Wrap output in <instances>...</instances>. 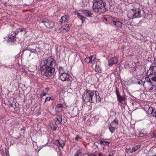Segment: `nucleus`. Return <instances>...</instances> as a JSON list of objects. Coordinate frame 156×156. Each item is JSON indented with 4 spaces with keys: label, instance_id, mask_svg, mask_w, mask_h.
<instances>
[{
    "label": "nucleus",
    "instance_id": "obj_1",
    "mask_svg": "<svg viewBox=\"0 0 156 156\" xmlns=\"http://www.w3.org/2000/svg\"><path fill=\"white\" fill-rule=\"evenodd\" d=\"M43 62L44 64L40 68L41 73L43 75L50 77L53 75L55 72L56 61L54 58L50 57Z\"/></svg>",
    "mask_w": 156,
    "mask_h": 156
},
{
    "label": "nucleus",
    "instance_id": "obj_2",
    "mask_svg": "<svg viewBox=\"0 0 156 156\" xmlns=\"http://www.w3.org/2000/svg\"><path fill=\"white\" fill-rule=\"evenodd\" d=\"M148 71L150 73L149 75L153 76L151 79L148 76L145 78V81L143 83L144 87L149 90L153 89L156 90V66L155 64H152L150 66Z\"/></svg>",
    "mask_w": 156,
    "mask_h": 156
},
{
    "label": "nucleus",
    "instance_id": "obj_3",
    "mask_svg": "<svg viewBox=\"0 0 156 156\" xmlns=\"http://www.w3.org/2000/svg\"><path fill=\"white\" fill-rule=\"evenodd\" d=\"M93 8L96 12L103 14L105 12L107 9L105 7V3L102 0H94L93 1Z\"/></svg>",
    "mask_w": 156,
    "mask_h": 156
},
{
    "label": "nucleus",
    "instance_id": "obj_4",
    "mask_svg": "<svg viewBox=\"0 0 156 156\" xmlns=\"http://www.w3.org/2000/svg\"><path fill=\"white\" fill-rule=\"evenodd\" d=\"M144 13V11L139 8L131 9L128 12L127 16L129 19H134L136 18H139Z\"/></svg>",
    "mask_w": 156,
    "mask_h": 156
},
{
    "label": "nucleus",
    "instance_id": "obj_5",
    "mask_svg": "<svg viewBox=\"0 0 156 156\" xmlns=\"http://www.w3.org/2000/svg\"><path fill=\"white\" fill-rule=\"evenodd\" d=\"M98 92L97 91H93L91 98L90 102L96 103L99 102L101 101V98L99 95Z\"/></svg>",
    "mask_w": 156,
    "mask_h": 156
},
{
    "label": "nucleus",
    "instance_id": "obj_6",
    "mask_svg": "<svg viewBox=\"0 0 156 156\" xmlns=\"http://www.w3.org/2000/svg\"><path fill=\"white\" fill-rule=\"evenodd\" d=\"M93 91L91 90L85 91L82 96L84 101L86 102L90 101L91 98Z\"/></svg>",
    "mask_w": 156,
    "mask_h": 156
},
{
    "label": "nucleus",
    "instance_id": "obj_7",
    "mask_svg": "<svg viewBox=\"0 0 156 156\" xmlns=\"http://www.w3.org/2000/svg\"><path fill=\"white\" fill-rule=\"evenodd\" d=\"M41 23L46 27L50 29L53 28L55 26V23L53 22L46 19L42 20Z\"/></svg>",
    "mask_w": 156,
    "mask_h": 156
},
{
    "label": "nucleus",
    "instance_id": "obj_8",
    "mask_svg": "<svg viewBox=\"0 0 156 156\" xmlns=\"http://www.w3.org/2000/svg\"><path fill=\"white\" fill-rule=\"evenodd\" d=\"M115 92L118 100L119 102H121L122 101L125 100V99L124 96H122L120 95L118 89L116 88Z\"/></svg>",
    "mask_w": 156,
    "mask_h": 156
},
{
    "label": "nucleus",
    "instance_id": "obj_9",
    "mask_svg": "<svg viewBox=\"0 0 156 156\" xmlns=\"http://www.w3.org/2000/svg\"><path fill=\"white\" fill-rule=\"evenodd\" d=\"M11 35H9V36L8 41L13 42L16 41V37L15 36L16 35V33L14 32H12L11 33Z\"/></svg>",
    "mask_w": 156,
    "mask_h": 156
},
{
    "label": "nucleus",
    "instance_id": "obj_10",
    "mask_svg": "<svg viewBox=\"0 0 156 156\" xmlns=\"http://www.w3.org/2000/svg\"><path fill=\"white\" fill-rule=\"evenodd\" d=\"M60 78L62 81L68 80L69 78V76L67 73H63L62 74L60 75Z\"/></svg>",
    "mask_w": 156,
    "mask_h": 156
},
{
    "label": "nucleus",
    "instance_id": "obj_11",
    "mask_svg": "<svg viewBox=\"0 0 156 156\" xmlns=\"http://www.w3.org/2000/svg\"><path fill=\"white\" fill-rule=\"evenodd\" d=\"M118 61L117 58L116 57L111 58L109 61V66H111L113 64H116L118 62Z\"/></svg>",
    "mask_w": 156,
    "mask_h": 156
},
{
    "label": "nucleus",
    "instance_id": "obj_12",
    "mask_svg": "<svg viewBox=\"0 0 156 156\" xmlns=\"http://www.w3.org/2000/svg\"><path fill=\"white\" fill-rule=\"evenodd\" d=\"M69 20V17L68 16L65 15L62 16L59 22L61 23H63L67 22Z\"/></svg>",
    "mask_w": 156,
    "mask_h": 156
},
{
    "label": "nucleus",
    "instance_id": "obj_13",
    "mask_svg": "<svg viewBox=\"0 0 156 156\" xmlns=\"http://www.w3.org/2000/svg\"><path fill=\"white\" fill-rule=\"evenodd\" d=\"M55 120L56 121L55 124L56 125L60 124L62 120V116L61 115H57L56 116Z\"/></svg>",
    "mask_w": 156,
    "mask_h": 156
},
{
    "label": "nucleus",
    "instance_id": "obj_14",
    "mask_svg": "<svg viewBox=\"0 0 156 156\" xmlns=\"http://www.w3.org/2000/svg\"><path fill=\"white\" fill-rule=\"evenodd\" d=\"M111 23L117 27H122V23L119 21H113L111 22Z\"/></svg>",
    "mask_w": 156,
    "mask_h": 156
},
{
    "label": "nucleus",
    "instance_id": "obj_15",
    "mask_svg": "<svg viewBox=\"0 0 156 156\" xmlns=\"http://www.w3.org/2000/svg\"><path fill=\"white\" fill-rule=\"evenodd\" d=\"M118 125V121L116 119H115L110 124V126L116 128Z\"/></svg>",
    "mask_w": 156,
    "mask_h": 156
},
{
    "label": "nucleus",
    "instance_id": "obj_16",
    "mask_svg": "<svg viewBox=\"0 0 156 156\" xmlns=\"http://www.w3.org/2000/svg\"><path fill=\"white\" fill-rule=\"evenodd\" d=\"M27 49L28 50L31 52L33 53H35L37 52V51L36 49L32 48L30 47V46H28L27 48Z\"/></svg>",
    "mask_w": 156,
    "mask_h": 156
},
{
    "label": "nucleus",
    "instance_id": "obj_17",
    "mask_svg": "<svg viewBox=\"0 0 156 156\" xmlns=\"http://www.w3.org/2000/svg\"><path fill=\"white\" fill-rule=\"evenodd\" d=\"M16 102L17 101L15 100L14 102L11 104H10L9 105V107H12L14 108V109H15L16 108Z\"/></svg>",
    "mask_w": 156,
    "mask_h": 156
},
{
    "label": "nucleus",
    "instance_id": "obj_18",
    "mask_svg": "<svg viewBox=\"0 0 156 156\" xmlns=\"http://www.w3.org/2000/svg\"><path fill=\"white\" fill-rule=\"evenodd\" d=\"M84 14L85 15L87 16L90 17L93 14V13H92L90 11H87L86 12H84Z\"/></svg>",
    "mask_w": 156,
    "mask_h": 156
},
{
    "label": "nucleus",
    "instance_id": "obj_19",
    "mask_svg": "<svg viewBox=\"0 0 156 156\" xmlns=\"http://www.w3.org/2000/svg\"><path fill=\"white\" fill-rule=\"evenodd\" d=\"M71 27V25L70 24H66L64 27L63 29L66 31H68L70 29Z\"/></svg>",
    "mask_w": 156,
    "mask_h": 156
},
{
    "label": "nucleus",
    "instance_id": "obj_20",
    "mask_svg": "<svg viewBox=\"0 0 156 156\" xmlns=\"http://www.w3.org/2000/svg\"><path fill=\"white\" fill-rule=\"evenodd\" d=\"M36 47L37 48L39 49L43 48L44 47V44L43 43H41L40 44H37Z\"/></svg>",
    "mask_w": 156,
    "mask_h": 156
},
{
    "label": "nucleus",
    "instance_id": "obj_21",
    "mask_svg": "<svg viewBox=\"0 0 156 156\" xmlns=\"http://www.w3.org/2000/svg\"><path fill=\"white\" fill-rule=\"evenodd\" d=\"M140 147V145H138L136 146L135 147H133L132 149V150L133 151H137L139 148Z\"/></svg>",
    "mask_w": 156,
    "mask_h": 156
},
{
    "label": "nucleus",
    "instance_id": "obj_22",
    "mask_svg": "<svg viewBox=\"0 0 156 156\" xmlns=\"http://www.w3.org/2000/svg\"><path fill=\"white\" fill-rule=\"evenodd\" d=\"M95 70L96 72H99V73H101V68L100 67V66H99L97 65L96 66Z\"/></svg>",
    "mask_w": 156,
    "mask_h": 156
},
{
    "label": "nucleus",
    "instance_id": "obj_23",
    "mask_svg": "<svg viewBox=\"0 0 156 156\" xmlns=\"http://www.w3.org/2000/svg\"><path fill=\"white\" fill-rule=\"evenodd\" d=\"M154 110H156L153 109L152 107H149L148 110V113L151 114L152 115L153 111H154Z\"/></svg>",
    "mask_w": 156,
    "mask_h": 156
},
{
    "label": "nucleus",
    "instance_id": "obj_24",
    "mask_svg": "<svg viewBox=\"0 0 156 156\" xmlns=\"http://www.w3.org/2000/svg\"><path fill=\"white\" fill-rule=\"evenodd\" d=\"M50 126L51 129L54 131H55L56 129V126H55L53 123L50 124Z\"/></svg>",
    "mask_w": 156,
    "mask_h": 156
},
{
    "label": "nucleus",
    "instance_id": "obj_25",
    "mask_svg": "<svg viewBox=\"0 0 156 156\" xmlns=\"http://www.w3.org/2000/svg\"><path fill=\"white\" fill-rule=\"evenodd\" d=\"M81 152L80 150H78L74 156H81Z\"/></svg>",
    "mask_w": 156,
    "mask_h": 156
},
{
    "label": "nucleus",
    "instance_id": "obj_26",
    "mask_svg": "<svg viewBox=\"0 0 156 156\" xmlns=\"http://www.w3.org/2000/svg\"><path fill=\"white\" fill-rule=\"evenodd\" d=\"M100 144L102 145H108L109 143L106 141H101Z\"/></svg>",
    "mask_w": 156,
    "mask_h": 156
},
{
    "label": "nucleus",
    "instance_id": "obj_27",
    "mask_svg": "<svg viewBox=\"0 0 156 156\" xmlns=\"http://www.w3.org/2000/svg\"><path fill=\"white\" fill-rule=\"evenodd\" d=\"M109 129L110 131L112 133H113L115 129V127H111L110 126L109 127Z\"/></svg>",
    "mask_w": 156,
    "mask_h": 156
},
{
    "label": "nucleus",
    "instance_id": "obj_28",
    "mask_svg": "<svg viewBox=\"0 0 156 156\" xmlns=\"http://www.w3.org/2000/svg\"><path fill=\"white\" fill-rule=\"evenodd\" d=\"M126 151L127 153H131L133 152L131 148H128L126 149Z\"/></svg>",
    "mask_w": 156,
    "mask_h": 156
},
{
    "label": "nucleus",
    "instance_id": "obj_29",
    "mask_svg": "<svg viewBox=\"0 0 156 156\" xmlns=\"http://www.w3.org/2000/svg\"><path fill=\"white\" fill-rule=\"evenodd\" d=\"M59 72L60 75L62 74L63 73H64V71L63 70L62 68V67H59Z\"/></svg>",
    "mask_w": 156,
    "mask_h": 156
},
{
    "label": "nucleus",
    "instance_id": "obj_30",
    "mask_svg": "<svg viewBox=\"0 0 156 156\" xmlns=\"http://www.w3.org/2000/svg\"><path fill=\"white\" fill-rule=\"evenodd\" d=\"M80 20L82 21V23H83L85 21V17L83 16H81V17H80L79 18Z\"/></svg>",
    "mask_w": 156,
    "mask_h": 156
},
{
    "label": "nucleus",
    "instance_id": "obj_31",
    "mask_svg": "<svg viewBox=\"0 0 156 156\" xmlns=\"http://www.w3.org/2000/svg\"><path fill=\"white\" fill-rule=\"evenodd\" d=\"M62 106H63V105L62 104H58L57 105V106L56 108V109L57 108H62Z\"/></svg>",
    "mask_w": 156,
    "mask_h": 156
},
{
    "label": "nucleus",
    "instance_id": "obj_32",
    "mask_svg": "<svg viewBox=\"0 0 156 156\" xmlns=\"http://www.w3.org/2000/svg\"><path fill=\"white\" fill-rule=\"evenodd\" d=\"M89 59L90 58H86L84 59L86 63H89Z\"/></svg>",
    "mask_w": 156,
    "mask_h": 156
},
{
    "label": "nucleus",
    "instance_id": "obj_33",
    "mask_svg": "<svg viewBox=\"0 0 156 156\" xmlns=\"http://www.w3.org/2000/svg\"><path fill=\"white\" fill-rule=\"evenodd\" d=\"M152 116L156 118V110L153 111V112L152 113Z\"/></svg>",
    "mask_w": 156,
    "mask_h": 156
},
{
    "label": "nucleus",
    "instance_id": "obj_34",
    "mask_svg": "<svg viewBox=\"0 0 156 156\" xmlns=\"http://www.w3.org/2000/svg\"><path fill=\"white\" fill-rule=\"evenodd\" d=\"M47 94V93H46L45 92H44V91H43V93H42L41 95L42 96H45Z\"/></svg>",
    "mask_w": 156,
    "mask_h": 156
},
{
    "label": "nucleus",
    "instance_id": "obj_35",
    "mask_svg": "<svg viewBox=\"0 0 156 156\" xmlns=\"http://www.w3.org/2000/svg\"><path fill=\"white\" fill-rule=\"evenodd\" d=\"M56 143H57V144L59 146H60V144H61L60 141L58 140H56Z\"/></svg>",
    "mask_w": 156,
    "mask_h": 156
},
{
    "label": "nucleus",
    "instance_id": "obj_36",
    "mask_svg": "<svg viewBox=\"0 0 156 156\" xmlns=\"http://www.w3.org/2000/svg\"><path fill=\"white\" fill-rule=\"evenodd\" d=\"M51 99L50 97H47V98L45 100V101L46 102L47 101H49Z\"/></svg>",
    "mask_w": 156,
    "mask_h": 156
},
{
    "label": "nucleus",
    "instance_id": "obj_37",
    "mask_svg": "<svg viewBox=\"0 0 156 156\" xmlns=\"http://www.w3.org/2000/svg\"><path fill=\"white\" fill-rule=\"evenodd\" d=\"M80 138V136L79 135H77L75 138V140H78V139Z\"/></svg>",
    "mask_w": 156,
    "mask_h": 156
},
{
    "label": "nucleus",
    "instance_id": "obj_38",
    "mask_svg": "<svg viewBox=\"0 0 156 156\" xmlns=\"http://www.w3.org/2000/svg\"><path fill=\"white\" fill-rule=\"evenodd\" d=\"M144 83V82L143 81H142L141 80H140L138 81V84H142V83L143 84Z\"/></svg>",
    "mask_w": 156,
    "mask_h": 156
},
{
    "label": "nucleus",
    "instance_id": "obj_39",
    "mask_svg": "<svg viewBox=\"0 0 156 156\" xmlns=\"http://www.w3.org/2000/svg\"><path fill=\"white\" fill-rule=\"evenodd\" d=\"M76 14L77 15V16L79 17V18L80 17H81V16H82L80 15V13L79 12H77L76 13Z\"/></svg>",
    "mask_w": 156,
    "mask_h": 156
},
{
    "label": "nucleus",
    "instance_id": "obj_40",
    "mask_svg": "<svg viewBox=\"0 0 156 156\" xmlns=\"http://www.w3.org/2000/svg\"><path fill=\"white\" fill-rule=\"evenodd\" d=\"M18 30H20V32H22V31H23V30H24L25 31V29H18ZM26 33V31H25V32L24 33L25 34Z\"/></svg>",
    "mask_w": 156,
    "mask_h": 156
},
{
    "label": "nucleus",
    "instance_id": "obj_41",
    "mask_svg": "<svg viewBox=\"0 0 156 156\" xmlns=\"http://www.w3.org/2000/svg\"><path fill=\"white\" fill-rule=\"evenodd\" d=\"M113 152H111L109 154V156H113Z\"/></svg>",
    "mask_w": 156,
    "mask_h": 156
},
{
    "label": "nucleus",
    "instance_id": "obj_42",
    "mask_svg": "<svg viewBox=\"0 0 156 156\" xmlns=\"http://www.w3.org/2000/svg\"><path fill=\"white\" fill-rule=\"evenodd\" d=\"M64 146V144H60V146L61 147H63Z\"/></svg>",
    "mask_w": 156,
    "mask_h": 156
},
{
    "label": "nucleus",
    "instance_id": "obj_43",
    "mask_svg": "<svg viewBox=\"0 0 156 156\" xmlns=\"http://www.w3.org/2000/svg\"><path fill=\"white\" fill-rule=\"evenodd\" d=\"M93 60L91 59H89V63H92Z\"/></svg>",
    "mask_w": 156,
    "mask_h": 156
},
{
    "label": "nucleus",
    "instance_id": "obj_44",
    "mask_svg": "<svg viewBox=\"0 0 156 156\" xmlns=\"http://www.w3.org/2000/svg\"><path fill=\"white\" fill-rule=\"evenodd\" d=\"M67 120L66 119H63V122L64 123H65L66 122Z\"/></svg>",
    "mask_w": 156,
    "mask_h": 156
},
{
    "label": "nucleus",
    "instance_id": "obj_45",
    "mask_svg": "<svg viewBox=\"0 0 156 156\" xmlns=\"http://www.w3.org/2000/svg\"><path fill=\"white\" fill-rule=\"evenodd\" d=\"M93 56H90V57H88V58H90V59H92V58H93Z\"/></svg>",
    "mask_w": 156,
    "mask_h": 156
},
{
    "label": "nucleus",
    "instance_id": "obj_46",
    "mask_svg": "<svg viewBox=\"0 0 156 156\" xmlns=\"http://www.w3.org/2000/svg\"><path fill=\"white\" fill-rule=\"evenodd\" d=\"M98 156H103L101 153H99V154Z\"/></svg>",
    "mask_w": 156,
    "mask_h": 156
},
{
    "label": "nucleus",
    "instance_id": "obj_47",
    "mask_svg": "<svg viewBox=\"0 0 156 156\" xmlns=\"http://www.w3.org/2000/svg\"><path fill=\"white\" fill-rule=\"evenodd\" d=\"M14 32H15L16 33V35L19 32V31H17V30L16 31H14Z\"/></svg>",
    "mask_w": 156,
    "mask_h": 156
},
{
    "label": "nucleus",
    "instance_id": "obj_48",
    "mask_svg": "<svg viewBox=\"0 0 156 156\" xmlns=\"http://www.w3.org/2000/svg\"><path fill=\"white\" fill-rule=\"evenodd\" d=\"M153 133H154V134H155V135H156V131H155L154 132H153Z\"/></svg>",
    "mask_w": 156,
    "mask_h": 156
},
{
    "label": "nucleus",
    "instance_id": "obj_49",
    "mask_svg": "<svg viewBox=\"0 0 156 156\" xmlns=\"http://www.w3.org/2000/svg\"><path fill=\"white\" fill-rule=\"evenodd\" d=\"M5 154H6V156H9V155H8V154H7V152Z\"/></svg>",
    "mask_w": 156,
    "mask_h": 156
},
{
    "label": "nucleus",
    "instance_id": "obj_50",
    "mask_svg": "<svg viewBox=\"0 0 156 156\" xmlns=\"http://www.w3.org/2000/svg\"><path fill=\"white\" fill-rule=\"evenodd\" d=\"M105 20H106V21H107V19H105Z\"/></svg>",
    "mask_w": 156,
    "mask_h": 156
},
{
    "label": "nucleus",
    "instance_id": "obj_51",
    "mask_svg": "<svg viewBox=\"0 0 156 156\" xmlns=\"http://www.w3.org/2000/svg\"><path fill=\"white\" fill-rule=\"evenodd\" d=\"M155 1H156V0H155Z\"/></svg>",
    "mask_w": 156,
    "mask_h": 156
}]
</instances>
